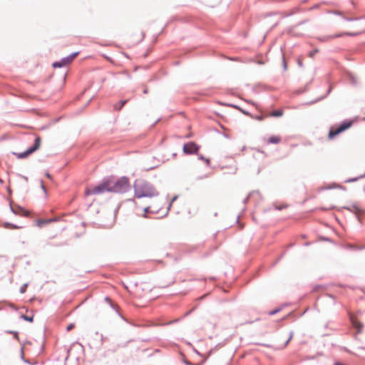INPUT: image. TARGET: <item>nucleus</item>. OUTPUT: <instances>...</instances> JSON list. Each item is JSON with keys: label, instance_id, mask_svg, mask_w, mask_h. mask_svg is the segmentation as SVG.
I'll list each match as a JSON object with an SVG mask.
<instances>
[{"label": "nucleus", "instance_id": "1", "mask_svg": "<svg viewBox=\"0 0 365 365\" xmlns=\"http://www.w3.org/2000/svg\"><path fill=\"white\" fill-rule=\"evenodd\" d=\"M134 197L136 198L154 197L159 195L154 185L144 179H136L133 183Z\"/></svg>", "mask_w": 365, "mask_h": 365}, {"label": "nucleus", "instance_id": "2", "mask_svg": "<svg viewBox=\"0 0 365 365\" xmlns=\"http://www.w3.org/2000/svg\"><path fill=\"white\" fill-rule=\"evenodd\" d=\"M110 180V192L124 193L130 190V185L128 178L123 176L117 180Z\"/></svg>", "mask_w": 365, "mask_h": 365}, {"label": "nucleus", "instance_id": "3", "mask_svg": "<svg viewBox=\"0 0 365 365\" xmlns=\"http://www.w3.org/2000/svg\"><path fill=\"white\" fill-rule=\"evenodd\" d=\"M106 192H110V180H104L99 185L91 187V188H86L85 190V194L86 195H101Z\"/></svg>", "mask_w": 365, "mask_h": 365}, {"label": "nucleus", "instance_id": "4", "mask_svg": "<svg viewBox=\"0 0 365 365\" xmlns=\"http://www.w3.org/2000/svg\"><path fill=\"white\" fill-rule=\"evenodd\" d=\"M41 139L39 136L36 137L34 140V145L29 147L26 151L23 153H14L17 158L23 159L28 157L29 155L32 154L35 151H36L41 146Z\"/></svg>", "mask_w": 365, "mask_h": 365}, {"label": "nucleus", "instance_id": "5", "mask_svg": "<svg viewBox=\"0 0 365 365\" xmlns=\"http://www.w3.org/2000/svg\"><path fill=\"white\" fill-rule=\"evenodd\" d=\"M79 52H74L66 57L61 58L58 61L53 63L52 66L54 68H62L67 66L73 61V60L78 55Z\"/></svg>", "mask_w": 365, "mask_h": 365}, {"label": "nucleus", "instance_id": "6", "mask_svg": "<svg viewBox=\"0 0 365 365\" xmlns=\"http://www.w3.org/2000/svg\"><path fill=\"white\" fill-rule=\"evenodd\" d=\"M351 125V122H343L341 124H340V125L336 129L331 128L329 130V138H333L334 137H335L340 133L348 129Z\"/></svg>", "mask_w": 365, "mask_h": 365}, {"label": "nucleus", "instance_id": "7", "mask_svg": "<svg viewBox=\"0 0 365 365\" xmlns=\"http://www.w3.org/2000/svg\"><path fill=\"white\" fill-rule=\"evenodd\" d=\"M200 149V146L197 145L195 142H189L184 144L182 150L185 154L192 155L195 154Z\"/></svg>", "mask_w": 365, "mask_h": 365}, {"label": "nucleus", "instance_id": "8", "mask_svg": "<svg viewBox=\"0 0 365 365\" xmlns=\"http://www.w3.org/2000/svg\"><path fill=\"white\" fill-rule=\"evenodd\" d=\"M10 208H11V210L13 213L17 215H22V213H24V215L25 216H29V213L28 211L25 210L23 207H20V206H17L16 208H14L11 205H10Z\"/></svg>", "mask_w": 365, "mask_h": 365}, {"label": "nucleus", "instance_id": "9", "mask_svg": "<svg viewBox=\"0 0 365 365\" xmlns=\"http://www.w3.org/2000/svg\"><path fill=\"white\" fill-rule=\"evenodd\" d=\"M58 220L57 218H49L46 220L39 219L37 220V225L38 227H42L46 224H48L50 222H56Z\"/></svg>", "mask_w": 365, "mask_h": 365}, {"label": "nucleus", "instance_id": "10", "mask_svg": "<svg viewBox=\"0 0 365 365\" xmlns=\"http://www.w3.org/2000/svg\"><path fill=\"white\" fill-rule=\"evenodd\" d=\"M161 208V207H152L151 206H149V207H146L144 208V212L145 213H148V212H151V213H158L160 209ZM143 216H145V214H144Z\"/></svg>", "mask_w": 365, "mask_h": 365}, {"label": "nucleus", "instance_id": "11", "mask_svg": "<svg viewBox=\"0 0 365 365\" xmlns=\"http://www.w3.org/2000/svg\"><path fill=\"white\" fill-rule=\"evenodd\" d=\"M127 102H128V100L120 101L119 103H115L114 105V109L118 110H121L122 108L126 104Z\"/></svg>", "mask_w": 365, "mask_h": 365}, {"label": "nucleus", "instance_id": "12", "mask_svg": "<svg viewBox=\"0 0 365 365\" xmlns=\"http://www.w3.org/2000/svg\"><path fill=\"white\" fill-rule=\"evenodd\" d=\"M280 140H281V138L279 136H271L268 139V143H272V144H277L280 142Z\"/></svg>", "mask_w": 365, "mask_h": 365}, {"label": "nucleus", "instance_id": "13", "mask_svg": "<svg viewBox=\"0 0 365 365\" xmlns=\"http://www.w3.org/2000/svg\"><path fill=\"white\" fill-rule=\"evenodd\" d=\"M365 178V174L361 175H360L359 177H357V178H349V179L346 180L344 182L346 183H349V182H356L359 179H361V178Z\"/></svg>", "mask_w": 365, "mask_h": 365}, {"label": "nucleus", "instance_id": "14", "mask_svg": "<svg viewBox=\"0 0 365 365\" xmlns=\"http://www.w3.org/2000/svg\"><path fill=\"white\" fill-rule=\"evenodd\" d=\"M21 318L23 319L25 321L32 322L34 321V316H26L24 314L21 315Z\"/></svg>", "mask_w": 365, "mask_h": 365}, {"label": "nucleus", "instance_id": "15", "mask_svg": "<svg viewBox=\"0 0 365 365\" xmlns=\"http://www.w3.org/2000/svg\"><path fill=\"white\" fill-rule=\"evenodd\" d=\"M283 115V111L282 110H276L272 113V115L274 117H280Z\"/></svg>", "mask_w": 365, "mask_h": 365}, {"label": "nucleus", "instance_id": "16", "mask_svg": "<svg viewBox=\"0 0 365 365\" xmlns=\"http://www.w3.org/2000/svg\"><path fill=\"white\" fill-rule=\"evenodd\" d=\"M198 158L205 162L207 166H210V160L209 158H205L202 155H199Z\"/></svg>", "mask_w": 365, "mask_h": 365}, {"label": "nucleus", "instance_id": "17", "mask_svg": "<svg viewBox=\"0 0 365 365\" xmlns=\"http://www.w3.org/2000/svg\"><path fill=\"white\" fill-rule=\"evenodd\" d=\"M293 336H294V331H291L289 332V336L288 339L286 341V342L284 344V347H285V346H287L288 345L289 342L291 341V339H292Z\"/></svg>", "mask_w": 365, "mask_h": 365}, {"label": "nucleus", "instance_id": "18", "mask_svg": "<svg viewBox=\"0 0 365 365\" xmlns=\"http://www.w3.org/2000/svg\"><path fill=\"white\" fill-rule=\"evenodd\" d=\"M6 332L8 333V334H11L12 335H14V337L16 339L19 340V333H18V331H6Z\"/></svg>", "mask_w": 365, "mask_h": 365}, {"label": "nucleus", "instance_id": "19", "mask_svg": "<svg viewBox=\"0 0 365 365\" xmlns=\"http://www.w3.org/2000/svg\"><path fill=\"white\" fill-rule=\"evenodd\" d=\"M281 309H282L281 308H277V309H274V310H272V311H270V312H269V314L270 316L274 315V314H276L277 313L281 311Z\"/></svg>", "mask_w": 365, "mask_h": 365}, {"label": "nucleus", "instance_id": "20", "mask_svg": "<svg viewBox=\"0 0 365 365\" xmlns=\"http://www.w3.org/2000/svg\"><path fill=\"white\" fill-rule=\"evenodd\" d=\"M26 287H27V284H23L20 288V292L24 293L26 292Z\"/></svg>", "mask_w": 365, "mask_h": 365}, {"label": "nucleus", "instance_id": "21", "mask_svg": "<svg viewBox=\"0 0 365 365\" xmlns=\"http://www.w3.org/2000/svg\"><path fill=\"white\" fill-rule=\"evenodd\" d=\"M282 61H283V68L284 71H286L287 69V62L285 61V58L284 56H282Z\"/></svg>", "mask_w": 365, "mask_h": 365}, {"label": "nucleus", "instance_id": "22", "mask_svg": "<svg viewBox=\"0 0 365 365\" xmlns=\"http://www.w3.org/2000/svg\"><path fill=\"white\" fill-rule=\"evenodd\" d=\"M253 193H255V192H250V193L249 194V195H248L246 198H245V199H244V200H243V203H244V204H246V203L247 202V201L249 200L250 197H251V195H252Z\"/></svg>", "mask_w": 365, "mask_h": 365}, {"label": "nucleus", "instance_id": "23", "mask_svg": "<svg viewBox=\"0 0 365 365\" xmlns=\"http://www.w3.org/2000/svg\"><path fill=\"white\" fill-rule=\"evenodd\" d=\"M343 19L345 20V21H355L357 19L356 18H349V17H345V16H343Z\"/></svg>", "mask_w": 365, "mask_h": 365}, {"label": "nucleus", "instance_id": "24", "mask_svg": "<svg viewBox=\"0 0 365 365\" xmlns=\"http://www.w3.org/2000/svg\"><path fill=\"white\" fill-rule=\"evenodd\" d=\"M176 198H177V197H176V196H175V197L172 199V201H171V202L170 203V205H169V206H168V210H167L166 215L168 214V211H169V210H170V207H171V205H172V202H174V201L176 200Z\"/></svg>", "mask_w": 365, "mask_h": 365}, {"label": "nucleus", "instance_id": "25", "mask_svg": "<svg viewBox=\"0 0 365 365\" xmlns=\"http://www.w3.org/2000/svg\"><path fill=\"white\" fill-rule=\"evenodd\" d=\"M297 64L300 68L303 67V63L302 61L300 58L297 59Z\"/></svg>", "mask_w": 365, "mask_h": 365}, {"label": "nucleus", "instance_id": "26", "mask_svg": "<svg viewBox=\"0 0 365 365\" xmlns=\"http://www.w3.org/2000/svg\"><path fill=\"white\" fill-rule=\"evenodd\" d=\"M8 226H11V227L14 228V229H17L19 228V227L16 226V225H12V224H10V223H6V227H8Z\"/></svg>", "mask_w": 365, "mask_h": 365}, {"label": "nucleus", "instance_id": "27", "mask_svg": "<svg viewBox=\"0 0 365 365\" xmlns=\"http://www.w3.org/2000/svg\"><path fill=\"white\" fill-rule=\"evenodd\" d=\"M41 187L43 190L44 192H46V187L43 185V180H41Z\"/></svg>", "mask_w": 365, "mask_h": 365}, {"label": "nucleus", "instance_id": "28", "mask_svg": "<svg viewBox=\"0 0 365 365\" xmlns=\"http://www.w3.org/2000/svg\"><path fill=\"white\" fill-rule=\"evenodd\" d=\"M74 327V324H69L68 327H67V331H70Z\"/></svg>", "mask_w": 365, "mask_h": 365}, {"label": "nucleus", "instance_id": "29", "mask_svg": "<svg viewBox=\"0 0 365 365\" xmlns=\"http://www.w3.org/2000/svg\"><path fill=\"white\" fill-rule=\"evenodd\" d=\"M334 14L339 15L343 16L342 13L341 11H335L333 12Z\"/></svg>", "mask_w": 365, "mask_h": 365}, {"label": "nucleus", "instance_id": "30", "mask_svg": "<svg viewBox=\"0 0 365 365\" xmlns=\"http://www.w3.org/2000/svg\"><path fill=\"white\" fill-rule=\"evenodd\" d=\"M105 300L110 304V305L113 307V304H111V300L108 297H106L105 298Z\"/></svg>", "mask_w": 365, "mask_h": 365}, {"label": "nucleus", "instance_id": "31", "mask_svg": "<svg viewBox=\"0 0 365 365\" xmlns=\"http://www.w3.org/2000/svg\"><path fill=\"white\" fill-rule=\"evenodd\" d=\"M148 93V88H145L144 90H143V93L146 94Z\"/></svg>", "mask_w": 365, "mask_h": 365}, {"label": "nucleus", "instance_id": "32", "mask_svg": "<svg viewBox=\"0 0 365 365\" xmlns=\"http://www.w3.org/2000/svg\"><path fill=\"white\" fill-rule=\"evenodd\" d=\"M287 207V206H285V205H284V206H279V207H277V210H282L284 207Z\"/></svg>", "mask_w": 365, "mask_h": 365}, {"label": "nucleus", "instance_id": "33", "mask_svg": "<svg viewBox=\"0 0 365 365\" xmlns=\"http://www.w3.org/2000/svg\"><path fill=\"white\" fill-rule=\"evenodd\" d=\"M46 176L48 178L51 179V175H50L48 173H46Z\"/></svg>", "mask_w": 365, "mask_h": 365}, {"label": "nucleus", "instance_id": "34", "mask_svg": "<svg viewBox=\"0 0 365 365\" xmlns=\"http://www.w3.org/2000/svg\"><path fill=\"white\" fill-rule=\"evenodd\" d=\"M352 208H354V209L355 210H356V211H359V210L356 205H353V206H352Z\"/></svg>", "mask_w": 365, "mask_h": 365}, {"label": "nucleus", "instance_id": "35", "mask_svg": "<svg viewBox=\"0 0 365 365\" xmlns=\"http://www.w3.org/2000/svg\"><path fill=\"white\" fill-rule=\"evenodd\" d=\"M334 365H345V364L340 363V362H336V363H334Z\"/></svg>", "mask_w": 365, "mask_h": 365}, {"label": "nucleus", "instance_id": "36", "mask_svg": "<svg viewBox=\"0 0 365 365\" xmlns=\"http://www.w3.org/2000/svg\"><path fill=\"white\" fill-rule=\"evenodd\" d=\"M346 34L348 36H355L356 35L355 34H352V33H346Z\"/></svg>", "mask_w": 365, "mask_h": 365}, {"label": "nucleus", "instance_id": "37", "mask_svg": "<svg viewBox=\"0 0 365 365\" xmlns=\"http://www.w3.org/2000/svg\"><path fill=\"white\" fill-rule=\"evenodd\" d=\"M230 106L233 107V108H237V109H240V108H239L237 106H235V105H230Z\"/></svg>", "mask_w": 365, "mask_h": 365}, {"label": "nucleus", "instance_id": "38", "mask_svg": "<svg viewBox=\"0 0 365 365\" xmlns=\"http://www.w3.org/2000/svg\"><path fill=\"white\" fill-rule=\"evenodd\" d=\"M316 52H317V51H313V52H311V53H309L310 56H314V54Z\"/></svg>", "mask_w": 365, "mask_h": 365}, {"label": "nucleus", "instance_id": "39", "mask_svg": "<svg viewBox=\"0 0 365 365\" xmlns=\"http://www.w3.org/2000/svg\"><path fill=\"white\" fill-rule=\"evenodd\" d=\"M23 178L27 182L28 181V178L26 176H23Z\"/></svg>", "mask_w": 365, "mask_h": 365}, {"label": "nucleus", "instance_id": "40", "mask_svg": "<svg viewBox=\"0 0 365 365\" xmlns=\"http://www.w3.org/2000/svg\"><path fill=\"white\" fill-rule=\"evenodd\" d=\"M241 110L243 113L248 114V113H247V112H245V111L242 110Z\"/></svg>", "mask_w": 365, "mask_h": 365}, {"label": "nucleus", "instance_id": "41", "mask_svg": "<svg viewBox=\"0 0 365 365\" xmlns=\"http://www.w3.org/2000/svg\"><path fill=\"white\" fill-rule=\"evenodd\" d=\"M345 208L349 210H350V211H351V207H345Z\"/></svg>", "mask_w": 365, "mask_h": 365}, {"label": "nucleus", "instance_id": "42", "mask_svg": "<svg viewBox=\"0 0 365 365\" xmlns=\"http://www.w3.org/2000/svg\"><path fill=\"white\" fill-rule=\"evenodd\" d=\"M341 36V34H339V35H336V37H340Z\"/></svg>", "mask_w": 365, "mask_h": 365}, {"label": "nucleus", "instance_id": "43", "mask_svg": "<svg viewBox=\"0 0 365 365\" xmlns=\"http://www.w3.org/2000/svg\"><path fill=\"white\" fill-rule=\"evenodd\" d=\"M331 91V87L329 88L328 93Z\"/></svg>", "mask_w": 365, "mask_h": 365}]
</instances>
